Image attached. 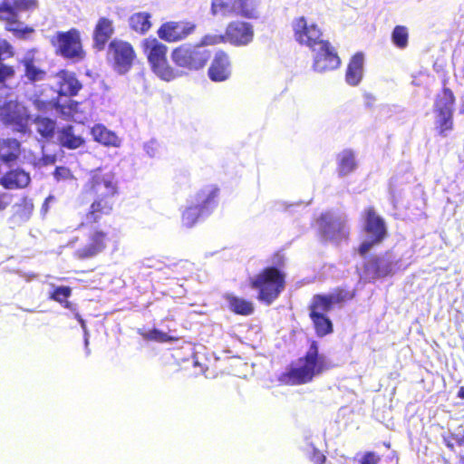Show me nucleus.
I'll return each instance as SVG.
<instances>
[{"label":"nucleus","mask_w":464,"mask_h":464,"mask_svg":"<svg viewBox=\"0 0 464 464\" xmlns=\"http://www.w3.org/2000/svg\"><path fill=\"white\" fill-rule=\"evenodd\" d=\"M119 194V188L115 176L111 172L96 169L90 174V178L82 188V195L92 198L87 212L84 215V222L81 227L98 226L102 218L111 215L114 209V198Z\"/></svg>","instance_id":"nucleus-1"},{"label":"nucleus","mask_w":464,"mask_h":464,"mask_svg":"<svg viewBox=\"0 0 464 464\" xmlns=\"http://www.w3.org/2000/svg\"><path fill=\"white\" fill-rule=\"evenodd\" d=\"M285 257L281 251L270 256V265L249 278V287L256 290L257 301L270 305L277 300L285 287Z\"/></svg>","instance_id":"nucleus-2"},{"label":"nucleus","mask_w":464,"mask_h":464,"mask_svg":"<svg viewBox=\"0 0 464 464\" xmlns=\"http://www.w3.org/2000/svg\"><path fill=\"white\" fill-rule=\"evenodd\" d=\"M300 366L292 367L282 375V381L289 385H302L313 382L332 368L326 356L319 353V344L315 340L309 341V348L299 359Z\"/></svg>","instance_id":"nucleus-3"},{"label":"nucleus","mask_w":464,"mask_h":464,"mask_svg":"<svg viewBox=\"0 0 464 464\" xmlns=\"http://www.w3.org/2000/svg\"><path fill=\"white\" fill-rule=\"evenodd\" d=\"M38 0H1L0 22L4 24L5 31L19 40H28L30 34L34 33L33 26L25 25L19 19L21 12L37 9Z\"/></svg>","instance_id":"nucleus-4"},{"label":"nucleus","mask_w":464,"mask_h":464,"mask_svg":"<svg viewBox=\"0 0 464 464\" xmlns=\"http://www.w3.org/2000/svg\"><path fill=\"white\" fill-rule=\"evenodd\" d=\"M141 52L148 59L152 72L163 81L171 82L179 76V72L169 64L167 54L168 47L153 36L146 37L140 43Z\"/></svg>","instance_id":"nucleus-5"},{"label":"nucleus","mask_w":464,"mask_h":464,"mask_svg":"<svg viewBox=\"0 0 464 464\" xmlns=\"http://www.w3.org/2000/svg\"><path fill=\"white\" fill-rule=\"evenodd\" d=\"M364 227L362 232L369 236V239L361 242L356 248L358 255L365 257L372 247L382 244L388 237L387 225L382 216L378 214L373 206H369L362 211Z\"/></svg>","instance_id":"nucleus-6"},{"label":"nucleus","mask_w":464,"mask_h":464,"mask_svg":"<svg viewBox=\"0 0 464 464\" xmlns=\"http://www.w3.org/2000/svg\"><path fill=\"white\" fill-rule=\"evenodd\" d=\"M211 53L201 45L183 44L172 49L170 58L176 67L185 72H198L210 61Z\"/></svg>","instance_id":"nucleus-7"},{"label":"nucleus","mask_w":464,"mask_h":464,"mask_svg":"<svg viewBox=\"0 0 464 464\" xmlns=\"http://www.w3.org/2000/svg\"><path fill=\"white\" fill-rule=\"evenodd\" d=\"M219 188L217 186L207 187L196 194L197 204L189 205L181 213V224L192 227L200 218L210 214L217 206Z\"/></svg>","instance_id":"nucleus-8"},{"label":"nucleus","mask_w":464,"mask_h":464,"mask_svg":"<svg viewBox=\"0 0 464 464\" xmlns=\"http://www.w3.org/2000/svg\"><path fill=\"white\" fill-rule=\"evenodd\" d=\"M55 53L63 59L80 62L85 58V51L82 44L81 33L75 27L67 31H58L50 39Z\"/></svg>","instance_id":"nucleus-9"},{"label":"nucleus","mask_w":464,"mask_h":464,"mask_svg":"<svg viewBox=\"0 0 464 464\" xmlns=\"http://www.w3.org/2000/svg\"><path fill=\"white\" fill-rule=\"evenodd\" d=\"M87 227L84 246L74 252L75 258L79 260H88L99 256L111 243V236L109 231L99 226Z\"/></svg>","instance_id":"nucleus-10"},{"label":"nucleus","mask_w":464,"mask_h":464,"mask_svg":"<svg viewBox=\"0 0 464 464\" xmlns=\"http://www.w3.org/2000/svg\"><path fill=\"white\" fill-rule=\"evenodd\" d=\"M106 57L115 71L126 73L136 60V51L130 42L114 39L107 45Z\"/></svg>","instance_id":"nucleus-11"},{"label":"nucleus","mask_w":464,"mask_h":464,"mask_svg":"<svg viewBox=\"0 0 464 464\" xmlns=\"http://www.w3.org/2000/svg\"><path fill=\"white\" fill-rule=\"evenodd\" d=\"M294 38L301 45H305L314 51L315 47L329 43L323 39L322 29L315 23H307L304 16H299L293 20L292 24Z\"/></svg>","instance_id":"nucleus-12"},{"label":"nucleus","mask_w":464,"mask_h":464,"mask_svg":"<svg viewBox=\"0 0 464 464\" xmlns=\"http://www.w3.org/2000/svg\"><path fill=\"white\" fill-rule=\"evenodd\" d=\"M319 226L323 239L328 242L339 244L348 242L350 239V230L343 218H334L328 213H324L319 217Z\"/></svg>","instance_id":"nucleus-13"},{"label":"nucleus","mask_w":464,"mask_h":464,"mask_svg":"<svg viewBox=\"0 0 464 464\" xmlns=\"http://www.w3.org/2000/svg\"><path fill=\"white\" fill-rule=\"evenodd\" d=\"M197 26L188 21H168L160 25L158 37L167 43H176L191 35Z\"/></svg>","instance_id":"nucleus-14"},{"label":"nucleus","mask_w":464,"mask_h":464,"mask_svg":"<svg viewBox=\"0 0 464 464\" xmlns=\"http://www.w3.org/2000/svg\"><path fill=\"white\" fill-rule=\"evenodd\" d=\"M354 298V291L338 286L330 294H315L310 305L332 311L335 304H343Z\"/></svg>","instance_id":"nucleus-15"},{"label":"nucleus","mask_w":464,"mask_h":464,"mask_svg":"<svg viewBox=\"0 0 464 464\" xmlns=\"http://www.w3.org/2000/svg\"><path fill=\"white\" fill-rule=\"evenodd\" d=\"M226 34L228 44L235 46H245L254 38V28L250 23L236 20L227 24Z\"/></svg>","instance_id":"nucleus-16"},{"label":"nucleus","mask_w":464,"mask_h":464,"mask_svg":"<svg viewBox=\"0 0 464 464\" xmlns=\"http://www.w3.org/2000/svg\"><path fill=\"white\" fill-rule=\"evenodd\" d=\"M314 56V70L323 72L339 68L341 60L334 47L330 43L318 45Z\"/></svg>","instance_id":"nucleus-17"},{"label":"nucleus","mask_w":464,"mask_h":464,"mask_svg":"<svg viewBox=\"0 0 464 464\" xmlns=\"http://www.w3.org/2000/svg\"><path fill=\"white\" fill-rule=\"evenodd\" d=\"M231 60L226 51L216 52L211 60L208 71V78L213 82H223L231 76Z\"/></svg>","instance_id":"nucleus-18"},{"label":"nucleus","mask_w":464,"mask_h":464,"mask_svg":"<svg viewBox=\"0 0 464 464\" xmlns=\"http://www.w3.org/2000/svg\"><path fill=\"white\" fill-rule=\"evenodd\" d=\"M309 318L313 323L314 334L318 338H324L326 335L332 334L334 332V327L331 318L327 316V313L331 310L323 309L321 307H315L308 305Z\"/></svg>","instance_id":"nucleus-19"},{"label":"nucleus","mask_w":464,"mask_h":464,"mask_svg":"<svg viewBox=\"0 0 464 464\" xmlns=\"http://www.w3.org/2000/svg\"><path fill=\"white\" fill-rule=\"evenodd\" d=\"M114 23L111 19L106 16L99 17L92 33L93 48L102 52L114 34Z\"/></svg>","instance_id":"nucleus-20"},{"label":"nucleus","mask_w":464,"mask_h":464,"mask_svg":"<svg viewBox=\"0 0 464 464\" xmlns=\"http://www.w3.org/2000/svg\"><path fill=\"white\" fill-rule=\"evenodd\" d=\"M57 87L59 96H76L82 90L81 82L76 74L68 70H60L57 74Z\"/></svg>","instance_id":"nucleus-21"},{"label":"nucleus","mask_w":464,"mask_h":464,"mask_svg":"<svg viewBox=\"0 0 464 464\" xmlns=\"http://www.w3.org/2000/svg\"><path fill=\"white\" fill-rule=\"evenodd\" d=\"M29 184V173L20 168L11 169L0 177V185L5 189H23Z\"/></svg>","instance_id":"nucleus-22"},{"label":"nucleus","mask_w":464,"mask_h":464,"mask_svg":"<svg viewBox=\"0 0 464 464\" xmlns=\"http://www.w3.org/2000/svg\"><path fill=\"white\" fill-rule=\"evenodd\" d=\"M363 73V54L361 52L354 53L350 58L345 69L344 80L350 86H358L361 83Z\"/></svg>","instance_id":"nucleus-23"},{"label":"nucleus","mask_w":464,"mask_h":464,"mask_svg":"<svg viewBox=\"0 0 464 464\" xmlns=\"http://www.w3.org/2000/svg\"><path fill=\"white\" fill-rule=\"evenodd\" d=\"M34 49L27 51L20 63L24 66V75L32 82H41L45 79L46 72L37 66L36 59L34 57Z\"/></svg>","instance_id":"nucleus-24"},{"label":"nucleus","mask_w":464,"mask_h":464,"mask_svg":"<svg viewBox=\"0 0 464 464\" xmlns=\"http://www.w3.org/2000/svg\"><path fill=\"white\" fill-rule=\"evenodd\" d=\"M366 275L373 280L387 277L392 274V264L384 263L379 256H371L362 265Z\"/></svg>","instance_id":"nucleus-25"},{"label":"nucleus","mask_w":464,"mask_h":464,"mask_svg":"<svg viewBox=\"0 0 464 464\" xmlns=\"http://www.w3.org/2000/svg\"><path fill=\"white\" fill-rule=\"evenodd\" d=\"M57 141L60 147L68 150H76L84 144V139L75 134L72 125H66L58 130Z\"/></svg>","instance_id":"nucleus-26"},{"label":"nucleus","mask_w":464,"mask_h":464,"mask_svg":"<svg viewBox=\"0 0 464 464\" xmlns=\"http://www.w3.org/2000/svg\"><path fill=\"white\" fill-rule=\"evenodd\" d=\"M0 115L3 122L6 125L24 128L26 124V117L24 113L17 108L16 104L9 102L4 105Z\"/></svg>","instance_id":"nucleus-27"},{"label":"nucleus","mask_w":464,"mask_h":464,"mask_svg":"<svg viewBox=\"0 0 464 464\" xmlns=\"http://www.w3.org/2000/svg\"><path fill=\"white\" fill-rule=\"evenodd\" d=\"M20 156V143L14 139L0 140V160L5 164L16 161Z\"/></svg>","instance_id":"nucleus-28"},{"label":"nucleus","mask_w":464,"mask_h":464,"mask_svg":"<svg viewBox=\"0 0 464 464\" xmlns=\"http://www.w3.org/2000/svg\"><path fill=\"white\" fill-rule=\"evenodd\" d=\"M150 17L148 12L135 13L128 18L129 28L138 34H146L151 28Z\"/></svg>","instance_id":"nucleus-29"},{"label":"nucleus","mask_w":464,"mask_h":464,"mask_svg":"<svg viewBox=\"0 0 464 464\" xmlns=\"http://www.w3.org/2000/svg\"><path fill=\"white\" fill-rule=\"evenodd\" d=\"M455 103L456 97L453 92L448 87H443L439 94L436 95L434 112H453Z\"/></svg>","instance_id":"nucleus-30"},{"label":"nucleus","mask_w":464,"mask_h":464,"mask_svg":"<svg viewBox=\"0 0 464 464\" xmlns=\"http://www.w3.org/2000/svg\"><path fill=\"white\" fill-rule=\"evenodd\" d=\"M226 300L227 302L228 309L237 314L247 316L254 313V304L250 300H246L243 297H237L232 294H227L226 295Z\"/></svg>","instance_id":"nucleus-31"},{"label":"nucleus","mask_w":464,"mask_h":464,"mask_svg":"<svg viewBox=\"0 0 464 464\" xmlns=\"http://www.w3.org/2000/svg\"><path fill=\"white\" fill-rule=\"evenodd\" d=\"M336 160H338V167H336V170H338L340 177H344L353 172L357 168L353 150H344L341 151L340 154L336 156Z\"/></svg>","instance_id":"nucleus-32"},{"label":"nucleus","mask_w":464,"mask_h":464,"mask_svg":"<svg viewBox=\"0 0 464 464\" xmlns=\"http://www.w3.org/2000/svg\"><path fill=\"white\" fill-rule=\"evenodd\" d=\"M233 14L247 19L257 18L256 0H233Z\"/></svg>","instance_id":"nucleus-33"},{"label":"nucleus","mask_w":464,"mask_h":464,"mask_svg":"<svg viewBox=\"0 0 464 464\" xmlns=\"http://www.w3.org/2000/svg\"><path fill=\"white\" fill-rule=\"evenodd\" d=\"M93 140L105 146L116 147L119 145V139L113 131L106 129L105 126L97 124L92 129Z\"/></svg>","instance_id":"nucleus-34"},{"label":"nucleus","mask_w":464,"mask_h":464,"mask_svg":"<svg viewBox=\"0 0 464 464\" xmlns=\"http://www.w3.org/2000/svg\"><path fill=\"white\" fill-rule=\"evenodd\" d=\"M454 128L453 112H435V130L439 136L446 137Z\"/></svg>","instance_id":"nucleus-35"},{"label":"nucleus","mask_w":464,"mask_h":464,"mask_svg":"<svg viewBox=\"0 0 464 464\" xmlns=\"http://www.w3.org/2000/svg\"><path fill=\"white\" fill-rule=\"evenodd\" d=\"M210 14L214 17H229L233 14V0H211Z\"/></svg>","instance_id":"nucleus-36"},{"label":"nucleus","mask_w":464,"mask_h":464,"mask_svg":"<svg viewBox=\"0 0 464 464\" xmlns=\"http://www.w3.org/2000/svg\"><path fill=\"white\" fill-rule=\"evenodd\" d=\"M392 42L396 48L404 49L409 44V30L404 25H396L392 32Z\"/></svg>","instance_id":"nucleus-37"},{"label":"nucleus","mask_w":464,"mask_h":464,"mask_svg":"<svg viewBox=\"0 0 464 464\" xmlns=\"http://www.w3.org/2000/svg\"><path fill=\"white\" fill-rule=\"evenodd\" d=\"M34 211V204L31 198L23 197L20 202L14 205V216L21 220H28Z\"/></svg>","instance_id":"nucleus-38"},{"label":"nucleus","mask_w":464,"mask_h":464,"mask_svg":"<svg viewBox=\"0 0 464 464\" xmlns=\"http://www.w3.org/2000/svg\"><path fill=\"white\" fill-rule=\"evenodd\" d=\"M36 130L41 137L48 140L54 135L55 121L49 118H38L36 119Z\"/></svg>","instance_id":"nucleus-39"},{"label":"nucleus","mask_w":464,"mask_h":464,"mask_svg":"<svg viewBox=\"0 0 464 464\" xmlns=\"http://www.w3.org/2000/svg\"><path fill=\"white\" fill-rule=\"evenodd\" d=\"M72 295V289L69 286H57L53 293L50 294V299L60 303L63 306L69 308L70 303L68 298Z\"/></svg>","instance_id":"nucleus-40"},{"label":"nucleus","mask_w":464,"mask_h":464,"mask_svg":"<svg viewBox=\"0 0 464 464\" xmlns=\"http://www.w3.org/2000/svg\"><path fill=\"white\" fill-rule=\"evenodd\" d=\"M138 334L143 337L146 341H153V342H159V343H166V342H171L173 340L172 337L168 335L166 333H163L161 331H159L156 328H153L150 331H138Z\"/></svg>","instance_id":"nucleus-41"},{"label":"nucleus","mask_w":464,"mask_h":464,"mask_svg":"<svg viewBox=\"0 0 464 464\" xmlns=\"http://www.w3.org/2000/svg\"><path fill=\"white\" fill-rule=\"evenodd\" d=\"M226 43H228V40L224 34H207L201 37L199 44H192V45H201V48H204Z\"/></svg>","instance_id":"nucleus-42"},{"label":"nucleus","mask_w":464,"mask_h":464,"mask_svg":"<svg viewBox=\"0 0 464 464\" xmlns=\"http://www.w3.org/2000/svg\"><path fill=\"white\" fill-rule=\"evenodd\" d=\"M53 177L57 181H66L73 179L72 170H70L67 167H55Z\"/></svg>","instance_id":"nucleus-43"},{"label":"nucleus","mask_w":464,"mask_h":464,"mask_svg":"<svg viewBox=\"0 0 464 464\" xmlns=\"http://www.w3.org/2000/svg\"><path fill=\"white\" fill-rule=\"evenodd\" d=\"M14 74L15 70L13 65L0 63V83L5 82L7 79L14 78Z\"/></svg>","instance_id":"nucleus-44"},{"label":"nucleus","mask_w":464,"mask_h":464,"mask_svg":"<svg viewBox=\"0 0 464 464\" xmlns=\"http://www.w3.org/2000/svg\"><path fill=\"white\" fill-rule=\"evenodd\" d=\"M452 440H456L457 445L463 446L464 445V433L462 435L457 436L454 433H451L450 435L447 437H443V442L444 445H446L447 449H449L450 451L454 452V444L452 443Z\"/></svg>","instance_id":"nucleus-45"},{"label":"nucleus","mask_w":464,"mask_h":464,"mask_svg":"<svg viewBox=\"0 0 464 464\" xmlns=\"http://www.w3.org/2000/svg\"><path fill=\"white\" fill-rule=\"evenodd\" d=\"M381 457L375 451H366L362 454L358 464H379Z\"/></svg>","instance_id":"nucleus-46"},{"label":"nucleus","mask_w":464,"mask_h":464,"mask_svg":"<svg viewBox=\"0 0 464 464\" xmlns=\"http://www.w3.org/2000/svg\"><path fill=\"white\" fill-rule=\"evenodd\" d=\"M5 55L7 58L14 56V49L12 44L5 39H0V63H2V56Z\"/></svg>","instance_id":"nucleus-47"},{"label":"nucleus","mask_w":464,"mask_h":464,"mask_svg":"<svg viewBox=\"0 0 464 464\" xmlns=\"http://www.w3.org/2000/svg\"><path fill=\"white\" fill-rule=\"evenodd\" d=\"M309 459L314 464H324L326 461V456L314 447H313V452Z\"/></svg>","instance_id":"nucleus-48"},{"label":"nucleus","mask_w":464,"mask_h":464,"mask_svg":"<svg viewBox=\"0 0 464 464\" xmlns=\"http://www.w3.org/2000/svg\"><path fill=\"white\" fill-rule=\"evenodd\" d=\"M12 201V195L6 192L0 193V211L6 209Z\"/></svg>","instance_id":"nucleus-49"},{"label":"nucleus","mask_w":464,"mask_h":464,"mask_svg":"<svg viewBox=\"0 0 464 464\" xmlns=\"http://www.w3.org/2000/svg\"><path fill=\"white\" fill-rule=\"evenodd\" d=\"M80 105V102H75V101H71L68 102V109L70 111L72 112H77V106Z\"/></svg>","instance_id":"nucleus-50"},{"label":"nucleus","mask_w":464,"mask_h":464,"mask_svg":"<svg viewBox=\"0 0 464 464\" xmlns=\"http://www.w3.org/2000/svg\"><path fill=\"white\" fill-rule=\"evenodd\" d=\"M48 105H50V102L36 101V106L40 109H45Z\"/></svg>","instance_id":"nucleus-51"},{"label":"nucleus","mask_w":464,"mask_h":464,"mask_svg":"<svg viewBox=\"0 0 464 464\" xmlns=\"http://www.w3.org/2000/svg\"><path fill=\"white\" fill-rule=\"evenodd\" d=\"M457 397L464 400V386H460L459 390H458Z\"/></svg>","instance_id":"nucleus-52"},{"label":"nucleus","mask_w":464,"mask_h":464,"mask_svg":"<svg viewBox=\"0 0 464 464\" xmlns=\"http://www.w3.org/2000/svg\"><path fill=\"white\" fill-rule=\"evenodd\" d=\"M79 322H80V324H81V326L84 328V327H85V322H84V320H83L82 318L79 317Z\"/></svg>","instance_id":"nucleus-53"}]
</instances>
